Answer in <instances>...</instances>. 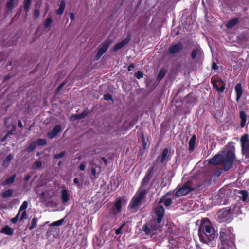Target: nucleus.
<instances>
[{
    "mask_svg": "<svg viewBox=\"0 0 249 249\" xmlns=\"http://www.w3.org/2000/svg\"><path fill=\"white\" fill-rule=\"evenodd\" d=\"M238 193L241 195V196H239L240 199L243 201H245L248 196L247 192L245 190H241L238 191Z\"/></svg>",
    "mask_w": 249,
    "mask_h": 249,
    "instance_id": "obj_28",
    "label": "nucleus"
},
{
    "mask_svg": "<svg viewBox=\"0 0 249 249\" xmlns=\"http://www.w3.org/2000/svg\"><path fill=\"white\" fill-rule=\"evenodd\" d=\"M172 203V199L171 198H167L166 199L164 202V205L166 207L169 206Z\"/></svg>",
    "mask_w": 249,
    "mask_h": 249,
    "instance_id": "obj_45",
    "label": "nucleus"
},
{
    "mask_svg": "<svg viewBox=\"0 0 249 249\" xmlns=\"http://www.w3.org/2000/svg\"><path fill=\"white\" fill-rule=\"evenodd\" d=\"M16 126L15 125H12V129L11 131H9L8 132H12V134L14 133V132L16 131Z\"/></svg>",
    "mask_w": 249,
    "mask_h": 249,
    "instance_id": "obj_56",
    "label": "nucleus"
},
{
    "mask_svg": "<svg viewBox=\"0 0 249 249\" xmlns=\"http://www.w3.org/2000/svg\"><path fill=\"white\" fill-rule=\"evenodd\" d=\"M135 67V66L133 64H130L128 68V70L129 71H132Z\"/></svg>",
    "mask_w": 249,
    "mask_h": 249,
    "instance_id": "obj_54",
    "label": "nucleus"
},
{
    "mask_svg": "<svg viewBox=\"0 0 249 249\" xmlns=\"http://www.w3.org/2000/svg\"><path fill=\"white\" fill-rule=\"evenodd\" d=\"M183 48V45L181 43H177L169 47L168 52L170 54H175L181 51Z\"/></svg>",
    "mask_w": 249,
    "mask_h": 249,
    "instance_id": "obj_13",
    "label": "nucleus"
},
{
    "mask_svg": "<svg viewBox=\"0 0 249 249\" xmlns=\"http://www.w3.org/2000/svg\"><path fill=\"white\" fill-rule=\"evenodd\" d=\"M212 69L214 70H216L218 69V66L214 62L213 63V64L212 65Z\"/></svg>",
    "mask_w": 249,
    "mask_h": 249,
    "instance_id": "obj_58",
    "label": "nucleus"
},
{
    "mask_svg": "<svg viewBox=\"0 0 249 249\" xmlns=\"http://www.w3.org/2000/svg\"><path fill=\"white\" fill-rule=\"evenodd\" d=\"M198 235L201 241L208 243L215 238L214 228L208 220L203 221L198 228Z\"/></svg>",
    "mask_w": 249,
    "mask_h": 249,
    "instance_id": "obj_2",
    "label": "nucleus"
},
{
    "mask_svg": "<svg viewBox=\"0 0 249 249\" xmlns=\"http://www.w3.org/2000/svg\"><path fill=\"white\" fill-rule=\"evenodd\" d=\"M65 154V151H62L59 153L56 154L54 155V158L55 159H60L62 158Z\"/></svg>",
    "mask_w": 249,
    "mask_h": 249,
    "instance_id": "obj_42",
    "label": "nucleus"
},
{
    "mask_svg": "<svg viewBox=\"0 0 249 249\" xmlns=\"http://www.w3.org/2000/svg\"><path fill=\"white\" fill-rule=\"evenodd\" d=\"M232 227L221 228L220 231V239L226 249H231L234 245L235 235Z\"/></svg>",
    "mask_w": 249,
    "mask_h": 249,
    "instance_id": "obj_3",
    "label": "nucleus"
},
{
    "mask_svg": "<svg viewBox=\"0 0 249 249\" xmlns=\"http://www.w3.org/2000/svg\"><path fill=\"white\" fill-rule=\"evenodd\" d=\"M13 193V191L12 189H8L4 191L2 194V196L3 198H7L12 196Z\"/></svg>",
    "mask_w": 249,
    "mask_h": 249,
    "instance_id": "obj_32",
    "label": "nucleus"
},
{
    "mask_svg": "<svg viewBox=\"0 0 249 249\" xmlns=\"http://www.w3.org/2000/svg\"><path fill=\"white\" fill-rule=\"evenodd\" d=\"M13 158V156L12 155L9 154L5 158V159L3 161V163H2L3 166L4 167H6V168L7 167L9 166V163H10V161L12 160Z\"/></svg>",
    "mask_w": 249,
    "mask_h": 249,
    "instance_id": "obj_26",
    "label": "nucleus"
},
{
    "mask_svg": "<svg viewBox=\"0 0 249 249\" xmlns=\"http://www.w3.org/2000/svg\"><path fill=\"white\" fill-rule=\"evenodd\" d=\"M73 117L74 118V119L75 120L80 119V118H77L79 117V114L74 115L73 116Z\"/></svg>",
    "mask_w": 249,
    "mask_h": 249,
    "instance_id": "obj_62",
    "label": "nucleus"
},
{
    "mask_svg": "<svg viewBox=\"0 0 249 249\" xmlns=\"http://www.w3.org/2000/svg\"><path fill=\"white\" fill-rule=\"evenodd\" d=\"M104 99L106 101L113 100L112 96L109 94L104 95Z\"/></svg>",
    "mask_w": 249,
    "mask_h": 249,
    "instance_id": "obj_47",
    "label": "nucleus"
},
{
    "mask_svg": "<svg viewBox=\"0 0 249 249\" xmlns=\"http://www.w3.org/2000/svg\"><path fill=\"white\" fill-rule=\"evenodd\" d=\"M10 78V75H7L4 77V80L5 81H8Z\"/></svg>",
    "mask_w": 249,
    "mask_h": 249,
    "instance_id": "obj_61",
    "label": "nucleus"
},
{
    "mask_svg": "<svg viewBox=\"0 0 249 249\" xmlns=\"http://www.w3.org/2000/svg\"><path fill=\"white\" fill-rule=\"evenodd\" d=\"M91 174L93 176H94V179H95L96 178H97V171H96V169L95 167H91Z\"/></svg>",
    "mask_w": 249,
    "mask_h": 249,
    "instance_id": "obj_43",
    "label": "nucleus"
},
{
    "mask_svg": "<svg viewBox=\"0 0 249 249\" xmlns=\"http://www.w3.org/2000/svg\"><path fill=\"white\" fill-rule=\"evenodd\" d=\"M28 207V202L26 201H23L22 205L20 207V209L18 212H20L21 213V211H26V209H27Z\"/></svg>",
    "mask_w": 249,
    "mask_h": 249,
    "instance_id": "obj_38",
    "label": "nucleus"
},
{
    "mask_svg": "<svg viewBox=\"0 0 249 249\" xmlns=\"http://www.w3.org/2000/svg\"><path fill=\"white\" fill-rule=\"evenodd\" d=\"M12 132H8L1 139V142H4L7 138L9 135H12Z\"/></svg>",
    "mask_w": 249,
    "mask_h": 249,
    "instance_id": "obj_51",
    "label": "nucleus"
},
{
    "mask_svg": "<svg viewBox=\"0 0 249 249\" xmlns=\"http://www.w3.org/2000/svg\"><path fill=\"white\" fill-rule=\"evenodd\" d=\"M239 20L238 18H235L228 22L226 25V26L228 29L231 28L235 25H236L239 22Z\"/></svg>",
    "mask_w": 249,
    "mask_h": 249,
    "instance_id": "obj_24",
    "label": "nucleus"
},
{
    "mask_svg": "<svg viewBox=\"0 0 249 249\" xmlns=\"http://www.w3.org/2000/svg\"><path fill=\"white\" fill-rule=\"evenodd\" d=\"M16 0H8L6 4V9L8 10L12 11L15 7L14 1Z\"/></svg>",
    "mask_w": 249,
    "mask_h": 249,
    "instance_id": "obj_29",
    "label": "nucleus"
},
{
    "mask_svg": "<svg viewBox=\"0 0 249 249\" xmlns=\"http://www.w3.org/2000/svg\"><path fill=\"white\" fill-rule=\"evenodd\" d=\"M66 83V81H64L63 82H62V83H61L59 86H58L59 87V89H61L63 87V86L65 85V84Z\"/></svg>",
    "mask_w": 249,
    "mask_h": 249,
    "instance_id": "obj_59",
    "label": "nucleus"
},
{
    "mask_svg": "<svg viewBox=\"0 0 249 249\" xmlns=\"http://www.w3.org/2000/svg\"><path fill=\"white\" fill-rule=\"evenodd\" d=\"M202 55V51L200 47H196L194 48L191 53V58L195 59L196 58H199Z\"/></svg>",
    "mask_w": 249,
    "mask_h": 249,
    "instance_id": "obj_18",
    "label": "nucleus"
},
{
    "mask_svg": "<svg viewBox=\"0 0 249 249\" xmlns=\"http://www.w3.org/2000/svg\"><path fill=\"white\" fill-rule=\"evenodd\" d=\"M70 19L71 21L74 20L75 19V16H74V14H73L72 13H70Z\"/></svg>",
    "mask_w": 249,
    "mask_h": 249,
    "instance_id": "obj_55",
    "label": "nucleus"
},
{
    "mask_svg": "<svg viewBox=\"0 0 249 249\" xmlns=\"http://www.w3.org/2000/svg\"><path fill=\"white\" fill-rule=\"evenodd\" d=\"M40 15V12L38 9H35L34 13V17L36 18H38Z\"/></svg>",
    "mask_w": 249,
    "mask_h": 249,
    "instance_id": "obj_48",
    "label": "nucleus"
},
{
    "mask_svg": "<svg viewBox=\"0 0 249 249\" xmlns=\"http://www.w3.org/2000/svg\"><path fill=\"white\" fill-rule=\"evenodd\" d=\"M36 142H32L29 147L27 148V151L29 152H31L34 151L36 148Z\"/></svg>",
    "mask_w": 249,
    "mask_h": 249,
    "instance_id": "obj_34",
    "label": "nucleus"
},
{
    "mask_svg": "<svg viewBox=\"0 0 249 249\" xmlns=\"http://www.w3.org/2000/svg\"><path fill=\"white\" fill-rule=\"evenodd\" d=\"M155 220L158 224H160L164 215L165 210L163 206L157 207L155 210Z\"/></svg>",
    "mask_w": 249,
    "mask_h": 249,
    "instance_id": "obj_12",
    "label": "nucleus"
},
{
    "mask_svg": "<svg viewBox=\"0 0 249 249\" xmlns=\"http://www.w3.org/2000/svg\"><path fill=\"white\" fill-rule=\"evenodd\" d=\"M66 3L64 0H61L59 5V8L56 10V14L58 15H61L63 13Z\"/></svg>",
    "mask_w": 249,
    "mask_h": 249,
    "instance_id": "obj_25",
    "label": "nucleus"
},
{
    "mask_svg": "<svg viewBox=\"0 0 249 249\" xmlns=\"http://www.w3.org/2000/svg\"><path fill=\"white\" fill-rule=\"evenodd\" d=\"M65 221V218H62L58 221L51 223L50 226H59L62 225Z\"/></svg>",
    "mask_w": 249,
    "mask_h": 249,
    "instance_id": "obj_35",
    "label": "nucleus"
},
{
    "mask_svg": "<svg viewBox=\"0 0 249 249\" xmlns=\"http://www.w3.org/2000/svg\"><path fill=\"white\" fill-rule=\"evenodd\" d=\"M42 163L40 161H36L34 162L33 164L34 168H39L41 167Z\"/></svg>",
    "mask_w": 249,
    "mask_h": 249,
    "instance_id": "obj_41",
    "label": "nucleus"
},
{
    "mask_svg": "<svg viewBox=\"0 0 249 249\" xmlns=\"http://www.w3.org/2000/svg\"><path fill=\"white\" fill-rule=\"evenodd\" d=\"M31 4V0H24V9L26 11H28Z\"/></svg>",
    "mask_w": 249,
    "mask_h": 249,
    "instance_id": "obj_36",
    "label": "nucleus"
},
{
    "mask_svg": "<svg viewBox=\"0 0 249 249\" xmlns=\"http://www.w3.org/2000/svg\"><path fill=\"white\" fill-rule=\"evenodd\" d=\"M38 218L37 217H34L32 220L31 226L29 227L30 230H32L37 226L38 223Z\"/></svg>",
    "mask_w": 249,
    "mask_h": 249,
    "instance_id": "obj_33",
    "label": "nucleus"
},
{
    "mask_svg": "<svg viewBox=\"0 0 249 249\" xmlns=\"http://www.w3.org/2000/svg\"><path fill=\"white\" fill-rule=\"evenodd\" d=\"M112 43V41L110 39H107L102 44H101L98 50L97 53L95 56L96 60L99 59L106 52L109 46Z\"/></svg>",
    "mask_w": 249,
    "mask_h": 249,
    "instance_id": "obj_10",
    "label": "nucleus"
},
{
    "mask_svg": "<svg viewBox=\"0 0 249 249\" xmlns=\"http://www.w3.org/2000/svg\"><path fill=\"white\" fill-rule=\"evenodd\" d=\"M1 232L8 235H12L14 233V230L9 226H6L2 229Z\"/></svg>",
    "mask_w": 249,
    "mask_h": 249,
    "instance_id": "obj_27",
    "label": "nucleus"
},
{
    "mask_svg": "<svg viewBox=\"0 0 249 249\" xmlns=\"http://www.w3.org/2000/svg\"><path fill=\"white\" fill-rule=\"evenodd\" d=\"M61 131V128L60 125H56L53 129L48 132L47 136L50 139H53L55 138L57 134Z\"/></svg>",
    "mask_w": 249,
    "mask_h": 249,
    "instance_id": "obj_15",
    "label": "nucleus"
},
{
    "mask_svg": "<svg viewBox=\"0 0 249 249\" xmlns=\"http://www.w3.org/2000/svg\"><path fill=\"white\" fill-rule=\"evenodd\" d=\"M196 136L195 135H194L190 139L189 142V150L191 152L193 151L195 145L196 144Z\"/></svg>",
    "mask_w": 249,
    "mask_h": 249,
    "instance_id": "obj_21",
    "label": "nucleus"
},
{
    "mask_svg": "<svg viewBox=\"0 0 249 249\" xmlns=\"http://www.w3.org/2000/svg\"><path fill=\"white\" fill-rule=\"evenodd\" d=\"M131 40V37L130 36H128L126 38L123 39L121 42L117 43L113 47L112 51H116L121 48H122L125 45L128 44Z\"/></svg>",
    "mask_w": 249,
    "mask_h": 249,
    "instance_id": "obj_14",
    "label": "nucleus"
},
{
    "mask_svg": "<svg viewBox=\"0 0 249 249\" xmlns=\"http://www.w3.org/2000/svg\"><path fill=\"white\" fill-rule=\"evenodd\" d=\"M142 230L146 235H153L150 226L147 224H145L142 226Z\"/></svg>",
    "mask_w": 249,
    "mask_h": 249,
    "instance_id": "obj_30",
    "label": "nucleus"
},
{
    "mask_svg": "<svg viewBox=\"0 0 249 249\" xmlns=\"http://www.w3.org/2000/svg\"><path fill=\"white\" fill-rule=\"evenodd\" d=\"M195 187L193 186L190 181H187L186 183L179 184L174 190L173 194L175 196L179 197L184 196L194 191Z\"/></svg>",
    "mask_w": 249,
    "mask_h": 249,
    "instance_id": "obj_6",
    "label": "nucleus"
},
{
    "mask_svg": "<svg viewBox=\"0 0 249 249\" xmlns=\"http://www.w3.org/2000/svg\"><path fill=\"white\" fill-rule=\"evenodd\" d=\"M239 117L240 119V126L241 128H243L246 123L247 121V115L244 111H241L239 114Z\"/></svg>",
    "mask_w": 249,
    "mask_h": 249,
    "instance_id": "obj_20",
    "label": "nucleus"
},
{
    "mask_svg": "<svg viewBox=\"0 0 249 249\" xmlns=\"http://www.w3.org/2000/svg\"><path fill=\"white\" fill-rule=\"evenodd\" d=\"M242 152L246 161H249V135L244 134L240 138Z\"/></svg>",
    "mask_w": 249,
    "mask_h": 249,
    "instance_id": "obj_7",
    "label": "nucleus"
},
{
    "mask_svg": "<svg viewBox=\"0 0 249 249\" xmlns=\"http://www.w3.org/2000/svg\"><path fill=\"white\" fill-rule=\"evenodd\" d=\"M61 89H59V87H58L57 88L56 91H57V92H59L60 91Z\"/></svg>",
    "mask_w": 249,
    "mask_h": 249,
    "instance_id": "obj_64",
    "label": "nucleus"
},
{
    "mask_svg": "<svg viewBox=\"0 0 249 249\" xmlns=\"http://www.w3.org/2000/svg\"><path fill=\"white\" fill-rule=\"evenodd\" d=\"M211 83L216 91L220 93H222L224 92L225 88V84L221 79L218 80L212 79Z\"/></svg>",
    "mask_w": 249,
    "mask_h": 249,
    "instance_id": "obj_11",
    "label": "nucleus"
},
{
    "mask_svg": "<svg viewBox=\"0 0 249 249\" xmlns=\"http://www.w3.org/2000/svg\"><path fill=\"white\" fill-rule=\"evenodd\" d=\"M170 150L167 148H164L161 154L159 157H158L157 159H160V162L162 163L166 160H168V158L170 156ZM169 160L170 159H169Z\"/></svg>",
    "mask_w": 249,
    "mask_h": 249,
    "instance_id": "obj_16",
    "label": "nucleus"
},
{
    "mask_svg": "<svg viewBox=\"0 0 249 249\" xmlns=\"http://www.w3.org/2000/svg\"><path fill=\"white\" fill-rule=\"evenodd\" d=\"M28 218V216L27 214V213L26 211H24L22 213V214L20 219V221H22L24 219H27Z\"/></svg>",
    "mask_w": 249,
    "mask_h": 249,
    "instance_id": "obj_44",
    "label": "nucleus"
},
{
    "mask_svg": "<svg viewBox=\"0 0 249 249\" xmlns=\"http://www.w3.org/2000/svg\"><path fill=\"white\" fill-rule=\"evenodd\" d=\"M37 144L38 146H42L46 144V140L44 139H38L37 140Z\"/></svg>",
    "mask_w": 249,
    "mask_h": 249,
    "instance_id": "obj_39",
    "label": "nucleus"
},
{
    "mask_svg": "<svg viewBox=\"0 0 249 249\" xmlns=\"http://www.w3.org/2000/svg\"><path fill=\"white\" fill-rule=\"evenodd\" d=\"M102 160H103V161L104 162V163H105L106 164H107V159H106L105 158H104V157H102Z\"/></svg>",
    "mask_w": 249,
    "mask_h": 249,
    "instance_id": "obj_63",
    "label": "nucleus"
},
{
    "mask_svg": "<svg viewBox=\"0 0 249 249\" xmlns=\"http://www.w3.org/2000/svg\"><path fill=\"white\" fill-rule=\"evenodd\" d=\"M154 224L149 225L152 234L155 235L156 233L157 230L159 229L160 227V224H158L154 220Z\"/></svg>",
    "mask_w": 249,
    "mask_h": 249,
    "instance_id": "obj_22",
    "label": "nucleus"
},
{
    "mask_svg": "<svg viewBox=\"0 0 249 249\" xmlns=\"http://www.w3.org/2000/svg\"><path fill=\"white\" fill-rule=\"evenodd\" d=\"M235 158L234 151L230 149L227 151L225 154L216 155L209 160L211 164L217 165L222 164L224 171H229L232 166Z\"/></svg>",
    "mask_w": 249,
    "mask_h": 249,
    "instance_id": "obj_1",
    "label": "nucleus"
},
{
    "mask_svg": "<svg viewBox=\"0 0 249 249\" xmlns=\"http://www.w3.org/2000/svg\"><path fill=\"white\" fill-rule=\"evenodd\" d=\"M146 194L147 191L144 190H138L132 198L128 208L134 211H137L142 205V202L144 199Z\"/></svg>",
    "mask_w": 249,
    "mask_h": 249,
    "instance_id": "obj_5",
    "label": "nucleus"
},
{
    "mask_svg": "<svg viewBox=\"0 0 249 249\" xmlns=\"http://www.w3.org/2000/svg\"><path fill=\"white\" fill-rule=\"evenodd\" d=\"M70 194L68 190L64 188L61 190V200L64 204H67L70 200Z\"/></svg>",
    "mask_w": 249,
    "mask_h": 249,
    "instance_id": "obj_17",
    "label": "nucleus"
},
{
    "mask_svg": "<svg viewBox=\"0 0 249 249\" xmlns=\"http://www.w3.org/2000/svg\"><path fill=\"white\" fill-rule=\"evenodd\" d=\"M87 115V112H86V111H84L81 114H79V117H78L77 118H80V119H83V118H85Z\"/></svg>",
    "mask_w": 249,
    "mask_h": 249,
    "instance_id": "obj_49",
    "label": "nucleus"
},
{
    "mask_svg": "<svg viewBox=\"0 0 249 249\" xmlns=\"http://www.w3.org/2000/svg\"><path fill=\"white\" fill-rule=\"evenodd\" d=\"M217 215L220 222L228 221L231 217V209L230 207H227L221 209L218 211Z\"/></svg>",
    "mask_w": 249,
    "mask_h": 249,
    "instance_id": "obj_9",
    "label": "nucleus"
},
{
    "mask_svg": "<svg viewBox=\"0 0 249 249\" xmlns=\"http://www.w3.org/2000/svg\"><path fill=\"white\" fill-rule=\"evenodd\" d=\"M86 166L84 163H81L79 167V169L81 171H84L85 169Z\"/></svg>",
    "mask_w": 249,
    "mask_h": 249,
    "instance_id": "obj_53",
    "label": "nucleus"
},
{
    "mask_svg": "<svg viewBox=\"0 0 249 249\" xmlns=\"http://www.w3.org/2000/svg\"><path fill=\"white\" fill-rule=\"evenodd\" d=\"M16 176V175H14L7 178L2 183V185L4 186L14 183L15 180Z\"/></svg>",
    "mask_w": 249,
    "mask_h": 249,
    "instance_id": "obj_23",
    "label": "nucleus"
},
{
    "mask_svg": "<svg viewBox=\"0 0 249 249\" xmlns=\"http://www.w3.org/2000/svg\"><path fill=\"white\" fill-rule=\"evenodd\" d=\"M20 215V212H18L16 216L13 218L11 219V221L13 224H16L18 221V220L19 219V216Z\"/></svg>",
    "mask_w": 249,
    "mask_h": 249,
    "instance_id": "obj_40",
    "label": "nucleus"
},
{
    "mask_svg": "<svg viewBox=\"0 0 249 249\" xmlns=\"http://www.w3.org/2000/svg\"><path fill=\"white\" fill-rule=\"evenodd\" d=\"M122 228V226L119 227V228L115 230V233H116V234L119 235V234L121 233Z\"/></svg>",
    "mask_w": 249,
    "mask_h": 249,
    "instance_id": "obj_52",
    "label": "nucleus"
},
{
    "mask_svg": "<svg viewBox=\"0 0 249 249\" xmlns=\"http://www.w3.org/2000/svg\"><path fill=\"white\" fill-rule=\"evenodd\" d=\"M18 125L20 128L23 127V124H22V122L21 121V120H19L18 121Z\"/></svg>",
    "mask_w": 249,
    "mask_h": 249,
    "instance_id": "obj_57",
    "label": "nucleus"
},
{
    "mask_svg": "<svg viewBox=\"0 0 249 249\" xmlns=\"http://www.w3.org/2000/svg\"><path fill=\"white\" fill-rule=\"evenodd\" d=\"M30 178H31V176L29 175H28L25 177L24 180L26 181H27L30 179Z\"/></svg>",
    "mask_w": 249,
    "mask_h": 249,
    "instance_id": "obj_60",
    "label": "nucleus"
},
{
    "mask_svg": "<svg viewBox=\"0 0 249 249\" xmlns=\"http://www.w3.org/2000/svg\"><path fill=\"white\" fill-rule=\"evenodd\" d=\"M153 170L154 168L153 167H150L148 169L146 174L142 179L141 186L139 191H142L143 190H144L145 191H147V193L148 192L149 189H146V186L149 184V181L153 176Z\"/></svg>",
    "mask_w": 249,
    "mask_h": 249,
    "instance_id": "obj_8",
    "label": "nucleus"
},
{
    "mask_svg": "<svg viewBox=\"0 0 249 249\" xmlns=\"http://www.w3.org/2000/svg\"><path fill=\"white\" fill-rule=\"evenodd\" d=\"M166 72H167V71L166 70H165L164 69H162L160 70V72L158 75V77H157L158 80L160 81L164 77V76H165Z\"/></svg>",
    "mask_w": 249,
    "mask_h": 249,
    "instance_id": "obj_31",
    "label": "nucleus"
},
{
    "mask_svg": "<svg viewBox=\"0 0 249 249\" xmlns=\"http://www.w3.org/2000/svg\"><path fill=\"white\" fill-rule=\"evenodd\" d=\"M135 76L137 78L140 79L143 77V73L142 71H139L135 73Z\"/></svg>",
    "mask_w": 249,
    "mask_h": 249,
    "instance_id": "obj_46",
    "label": "nucleus"
},
{
    "mask_svg": "<svg viewBox=\"0 0 249 249\" xmlns=\"http://www.w3.org/2000/svg\"><path fill=\"white\" fill-rule=\"evenodd\" d=\"M74 183L76 184L77 186L81 187V184L80 183L79 179L77 178H75L73 180Z\"/></svg>",
    "mask_w": 249,
    "mask_h": 249,
    "instance_id": "obj_50",
    "label": "nucleus"
},
{
    "mask_svg": "<svg viewBox=\"0 0 249 249\" xmlns=\"http://www.w3.org/2000/svg\"><path fill=\"white\" fill-rule=\"evenodd\" d=\"M235 90L236 94V100L237 101H239L243 93L242 86L240 83L236 85L235 87Z\"/></svg>",
    "mask_w": 249,
    "mask_h": 249,
    "instance_id": "obj_19",
    "label": "nucleus"
},
{
    "mask_svg": "<svg viewBox=\"0 0 249 249\" xmlns=\"http://www.w3.org/2000/svg\"><path fill=\"white\" fill-rule=\"evenodd\" d=\"M127 203V199L124 197H118L115 202L108 204L109 216L115 217L117 214L122 211V208Z\"/></svg>",
    "mask_w": 249,
    "mask_h": 249,
    "instance_id": "obj_4",
    "label": "nucleus"
},
{
    "mask_svg": "<svg viewBox=\"0 0 249 249\" xmlns=\"http://www.w3.org/2000/svg\"><path fill=\"white\" fill-rule=\"evenodd\" d=\"M52 23V19L51 17L48 18L44 22V25L45 29L49 27Z\"/></svg>",
    "mask_w": 249,
    "mask_h": 249,
    "instance_id": "obj_37",
    "label": "nucleus"
}]
</instances>
